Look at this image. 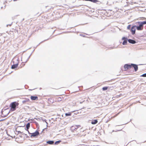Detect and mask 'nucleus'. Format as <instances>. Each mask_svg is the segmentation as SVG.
<instances>
[{"instance_id":"obj_23","label":"nucleus","mask_w":146,"mask_h":146,"mask_svg":"<svg viewBox=\"0 0 146 146\" xmlns=\"http://www.w3.org/2000/svg\"><path fill=\"white\" fill-rule=\"evenodd\" d=\"M141 76L143 77H146V73L142 75Z\"/></svg>"},{"instance_id":"obj_7","label":"nucleus","mask_w":146,"mask_h":146,"mask_svg":"<svg viewBox=\"0 0 146 146\" xmlns=\"http://www.w3.org/2000/svg\"><path fill=\"white\" fill-rule=\"evenodd\" d=\"M122 40H123L122 42V44L123 45H126L128 40L127 38L124 37L122 38Z\"/></svg>"},{"instance_id":"obj_32","label":"nucleus","mask_w":146,"mask_h":146,"mask_svg":"<svg viewBox=\"0 0 146 146\" xmlns=\"http://www.w3.org/2000/svg\"><path fill=\"white\" fill-rule=\"evenodd\" d=\"M40 43H39V44H38V45H39V44H40Z\"/></svg>"},{"instance_id":"obj_34","label":"nucleus","mask_w":146,"mask_h":146,"mask_svg":"<svg viewBox=\"0 0 146 146\" xmlns=\"http://www.w3.org/2000/svg\"><path fill=\"white\" fill-rule=\"evenodd\" d=\"M32 54V53H31V55Z\"/></svg>"},{"instance_id":"obj_12","label":"nucleus","mask_w":146,"mask_h":146,"mask_svg":"<svg viewBox=\"0 0 146 146\" xmlns=\"http://www.w3.org/2000/svg\"><path fill=\"white\" fill-rule=\"evenodd\" d=\"M63 99L62 97H58L56 98V101L58 102H60Z\"/></svg>"},{"instance_id":"obj_24","label":"nucleus","mask_w":146,"mask_h":146,"mask_svg":"<svg viewBox=\"0 0 146 146\" xmlns=\"http://www.w3.org/2000/svg\"><path fill=\"white\" fill-rule=\"evenodd\" d=\"M16 132H17L18 133V134H19V133H22L23 132H21V131H17V130H16Z\"/></svg>"},{"instance_id":"obj_11","label":"nucleus","mask_w":146,"mask_h":146,"mask_svg":"<svg viewBox=\"0 0 146 146\" xmlns=\"http://www.w3.org/2000/svg\"><path fill=\"white\" fill-rule=\"evenodd\" d=\"M128 41L129 43L132 44H134L136 43V42L135 40L131 39H129Z\"/></svg>"},{"instance_id":"obj_5","label":"nucleus","mask_w":146,"mask_h":146,"mask_svg":"<svg viewBox=\"0 0 146 146\" xmlns=\"http://www.w3.org/2000/svg\"><path fill=\"white\" fill-rule=\"evenodd\" d=\"M136 28V25H135L133 26L131 28V31L132 35H134L135 33V30Z\"/></svg>"},{"instance_id":"obj_20","label":"nucleus","mask_w":146,"mask_h":146,"mask_svg":"<svg viewBox=\"0 0 146 146\" xmlns=\"http://www.w3.org/2000/svg\"><path fill=\"white\" fill-rule=\"evenodd\" d=\"M61 141L60 140H59L57 141H56L55 143V144L57 145L60 142H61Z\"/></svg>"},{"instance_id":"obj_22","label":"nucleus","mask_w":146,"mask_h":146,"mask_svg":"<svg viewBox=\"0 0 146 146\" xmlns=\"http://www.w3.org/2000/svg\"><path fill=\"white\" fill-rule=\"evenodd\" d=\"M131 26L130 25H129L127 27V29H130Z\"/></svg>"},{"instance_id":"obj_17","label":"nucleus","mask_w":146,"mask_h":146,"mask_svg":"<svg viewBox=\"0 0 146 146\" xmlns=\"http://www.w3.org/2000/svg\"><path fill=\"white\" fill-rule=\"evenodd\" d=\"M142 25V26H143L144 25L146 24V21H139V22Z\"/></svg>"},{"instance_id":"obj_13","label":"nucleus","mask_w":146,"mask_h":146,"mask_svg":"<svg viewBox=\"0 0 146 146\" xmlns=\"http://www.w3.org/2000/svg\"><path fill=\"white\" fill-rule=\"evenodd\" d=\"M31 100H38V97L37 96H31Z\"/></svg>"},{"instance_id":"obj_2","label":"nucleus","mask_w":146,"mask_h":146,"mask_svg":"<svg viewBox=\"0 0 146 146\" xmlns=\"http://www.w3.org/2000/svg\"><path fill=\"white\" fill-rule=\"evenodd\" d=\"M137 23L138 24V26L136 25V29L138 31L142 30L143 29V26H142L139 22H137Z\"/></svg>"},{"instance_id":"obj_14","label":"nucleus","mask_w":146,"mask_h":146,"mask_svg":"<svg viewBox=\"0 0 146 146\" xmlns=\"http://www.w3.org/2000/svg\"><path fill=\"white\" fill-rule=\"evenodd\" d=\"M18 66V64H14L12 65L11 66V68L12 69H14L16 68Z\"/></svg>"},{"instance_id":"obj_10","label":"nucleus","mask_w":146,"mask_h":146,"mask_svg":"<svg viewBox=\"0 0 146 146\" xmlns=\"http://www.w3.org/2000/svg\"><path fill=\"white\" fill-rule=\"evenodd\" d=\"M30 123H28L26 125V129H25V130H26L29 133H30V132H29V128H30Z\"/></svg>"},{"instance_id":"obj_16","label":"nucleus","mask_w":146,"mask_h":146,"mask_svg":"<svg viewBox=\"0 0 146 146\" xmlns=\"http://www.w3.org/2000/svg\"><path fill=\"white\" fill-rule=\"evenodd\" d=\"M46 143L48 144H49L50 145H52V144H53V143H54V142L53 141H47Z\"/></svg>"},{"instance_id":"obj_28","label":"nucleus","mask_w":146,"mask_h":146,"mask_svg":"<svg viewBox=\"0 0 146 146\" xmlns=\"http://www.w3.org/2000/svg\"><path fill=\"white\" fill-rule=\"evenodd\" d=\"M29 101V99H28L27 100H26V101H27V102Z\"/></svg>"},{"instance_id":"obj_8","label":"nucleus","mask_w":146,"mask_h":146,"mask_svg":"<svg viewBox=\"0 0 146 146\" xmlns=\"http://www.w3.org/2000/svg\"><path fill=\"white\" fill-rule=\"evenodd\" d=\"M16 141L18 143H21L23 142V138L22 136L20 137V138H19L18 137H17L16 139Z\"/></svg>"},{"instance_id":"obj_3","label":"nucleus","mask_w":146,"mask_h":146,"mask_svg":"<svg viewBox=\"0 0 146 146\" xmlns=\"http://www.w3.org/2000/svg\"><path fill=\"white\" fill-rule=\"evenodd\" d=\"M80 127V125H73L71 127L70 129L72 131L74 132L76 131L78 128Z\"/></svg>"},{"instance_id":"obj_1","label":"nucleus","mask_w":146,"mask_h":146,"mask_svg":"<svg viewBox=\"0 0 146 146\" xmlns=\"http://www.w3.org/2000/svg\"><path fill=\"white\" fill-rule=\"evenodd\" d=\"M19 105V103L17 102H12L10 105V110L12 111H15L16 109V107Z\"/></svg>"},{"instance_id":"obj_9","label":"nucleus","mask_w":146,"mask_h":146,"mask_svg":"<svg viewBox=\"0 0 146 146\" xmlns=\"http://www.w3.org/2000/svg\"><path fill=\"white\" fill-rule=\"evenodd\" d=\"M131 67H133L134 68L135 71L136 72L138 70V67L137 65L133 64H131Z\"/></svg>"},{"instance_id":"obj_31","label":"nucleus","mask_w":146,"mask_h":146,"mask_svg":"<svg viewBox=\"0 0 146 146\" xmlns=\"http://www.w3.org/2000/svg\"><path fill=\"white\" fill-rule=\"evenodd\" d=\"M40 43H39V44H38V45H39V44H40Z\"/></svg>"},{"instance_id":"obj_33","label":"nucleus","mask_w":146,"mask_h":146,"mask_svg":"<svg viewBox=\"0 0 146 146\" xmlns=\"http://www.w3.org/2000/svg\"><path fill=\"white\" fill-rule=\"evenodd\" d=\"M40 43H39V44H38V45H39V44H40Z\"/></svg>"},{"instance_id":"obj_26","label":"nucleus","mask_w":146,"mask_h":146,"mask_svg":"<svg viewBox=\"0 0 146 146\" xmlns=\"http://www.w3.org/2000/svg\"><path fill=\"white\" fill-rule=\"evenodd\" d=\"M13 22H12L11 24H8L7 25V27H8V26H11Z\"/></svg>"},{"instance_id":"obj_21","label":"nucleus","mask_w":146,"mask_h":146,"mask_svg":"<svg viewBox=\"0 0 146 146\" xmlns=\"http://www.w3.org/2000/svg\"><path fill=\"white\" fill-rule=\"evenodd\" d=\"M71 115V113H66L65 114V115L66 116H70Z\"/></svg>"},{"instance_id":"obj_29","label":"nucleus","mask_w":146,"mask_h":146,"mask_svg":"<svg viewBox=\"0 0 146 146\" xmlns=\"http://www.w3.org/2000/svg\"><path fill=\"white\" fill-rule=\"evenodd\" d=\"M85 1H90V0H84Z\"/></svg>"},{"instance_id":"obj_25","label":"nucleus","mask_w":146,"mask_h":146,"mask_svg":"<svg viewBox=\"0 0 146 146\" xmlns=\"http://www.w3.org/2000/svg\"><path fill=\"white\" fill-rule=\"evenodd\" d=\"M118 114V113L117 114H116L115 115L113 116V117H111V118H114L115 117L117 116V115Z\"/></svg>"},{"instance_id":"obj_30","label":"nucleus","mask_w":146,"mask_h":146,"mask_svg":"<svg viewBox=\"0 0 146 146\" xmlns=\"http://www.w3.org/2000/svg\"><path fill=\"white\" fill-rule=\"evenodd\" d=\"M24 20V19H23L22 21H23Z\"/></svg>"},{"instance_id":"obj_27","label":"nucleus","mask_w":146,"mask_h":146,"mask_svg":"<svg viewBox=\"0 0 146 146\" xmlns=\"http://www.w3.org/2000/svg\"><path fill=\"white\" fill-rule=\"evenodd\" d=\"M80 35V36H82L83 37H84L85 36L84 35Z\"/></svg>"},{"instance_id":"obj_4","label":"nucleus","mask_w":146,"mask_h":146,"mask_svg":"<svg viewBox=\"0 0 146 146\" xmlns=\"http://www.w3.org/2000/svg\"><path fill=\"white\" fill-rule=\"evenodd\" d=\"M29 134H31V137H35L37 136H38L39 135V133L38 131L36 130L35 132L31 133H30Z\"/></svg>"},{"instance_id":"obj_15","label":"nucleus","mask_w":146,"mask_h":146,"mask_svg":"<svg viewBox=\"0 0 146 146\" xmlns=\"http://www.w3.org/2000/svg\"><path fill=\"white\" fill-rule=\"evenodd\" d=\"M98 122V121L97 120H94L92 121L91 123L92 124H95L97 123Z\"/></svg>"},{"instance_id":"obj_18","label":"nucleus","mask_w":146,"mask_h":146,"mask_svg":"<svg viewBox=\"0 0 146 146\" xmlns=\"http://www.w3.org/2000/svg\"><path fill=\"white\" fill-rule=\"evenodd\" d=\"M108 88V87L107 86L104 87L102 88L103 90L104 91L107 90Z\"/></svg>"},{"instance_id":"obj_6","label":"nucleus","mask_w":146,"mask_h":146,"mask_svg":"<svg viewBox=\"0 0 146 146\" xmlns=\"http://www.w3.org/2000/svg\"><path fill=\"white\" fill-rule=\"evenodd\" d=\"M124 67L125 71H126L131 68V64H125L124 65Z\"/></svg>"},{"instance_id":"obj_19","label":"nucleus","mask_w":146,"mask_h":146,"mask_svg":"<svg viewBox=\"0 0 146 146\" xmlns=\"http://www.w3.org/2000/svg\"><path fill=\"white\" fill-rule=\"evenodd\" d=\"M90 1L94 3H96L97 2H98V1L97 0H90Z\"/></svg>"}]
</instances>
